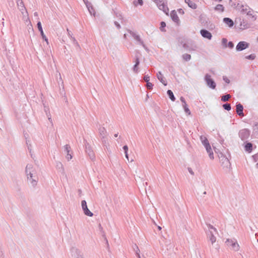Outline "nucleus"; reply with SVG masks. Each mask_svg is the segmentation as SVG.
<instances>
[{
	"label": "nucleus",
	"mask_w": 258,
	"mask_h": 258,
	"mask_svg": "<svg viewBox=\"0 0 258 258\" xmlns=\"http://www.w3.org/2000/svg\"><path fill=\"white\" fill-rule=\"evenodd\" d=\"M253 10L251 9L247 12V15L250 16L252 19V21H255L256 19V16L252 14Z\"/></svg>",
	"instance_id": "29"
},
{
	"label": "nucleus",
	"mask_w": 258,
	"mask_h": 258,
	"mask_svg": "<svg viewBox=\"0 0 258 258\" xmlns=\"http://www.w3.org/2000/svg\"><path fill=\"white\" fill-rule=\"evenodd\" d=\"M89 12H90V14L91 15H92V11H91V9H92L93 10V7L92 6V4L91 3L89 2L88 1H86V4H85Z\"/></svg>",
	"instance_id": "32"
},
{
	"label": "nucleus",
	"mask_w": 258,
	"mask_h": 258,
	"mask_svg": "<svg viewBox=\"0 0 258 258\" xmlns=\"http://www.w3.org/2000/svg\"><path fill=\"white\" fill-rule=\"evenodd\" d=\"M252 149V144L251 143H247L245 145V150L246 151L250 152Z\"/></svg>",
	"instance_id": "26"
},
{
	"label": "nucleus",
	"mask_w": 258,
	"mask_h": 258,
	"mask_svg": "<svg viewBox=\"0 0 258 258\" xmlns=\"http://www.w3.org/2000/svg\"><path fill=\"white\" fill-rule=\"evenodd\" d=\"M178 12H179V13H181V14H184V11H183V10L182 9H179L178 10Z\"/></svg>",
	"instance_id": "64"
},
{
	"label": "nucleus",
	"mask_w": 258,
	"mask_h": 258,
	"mask_svg": "<svg viewBox=\"0 0 258 258\" xmlns=\"http://www.w3.org/2000/svg\"><path fill=\"white\" fill-rule=\"evenodd\" d=\"M182 58L185 61H189L191 59V55L187 53H185L182 55Z\"/></svg>",
	"instance_id": "36"
},
{
	"label": "nucleus",
	"mask_w": 258,
	"mask_h": 258,
	"mask_svg": "<svg viewBox=\"0 0 258 258\" xmlns=\"http://www.w3.org/2000/svg\"><path fill=\"white\" fill-rule=\"evenodd\" d=\"M253 134L258 138V122L254 123L253 125Z\"/></svg>",
	"instance_id": "20"
},
{
	"label": "nucleus",
	"mask_w": 258,
	"mask_h": 258,
	"mask_svg": "<svg viewBox=\"0 0 258 258\" xmlns=\"http://www.w3.org/2000/svg\"><path fill=\"white\" fill-rule=\"evenodd\" d=\"M81 206L84 213L86 215L89 217H92L93 216V213H92L88 208L87 202L85 200H83L81 202Z\"/></svg>",
	"instance_id": "9"
},
{
	"label": "nucleus",
	"mask_w": 258,
	"mask_h": 258,
	"mask_svg": "<svg viewBox=\"0 0 258 258\" xmlns=\"http://www.w3.org/2000/svg\"><path fill=\"white\" fill-rule=\"evenodd\" d=\"M139 64H140L139 58L138 57L136 56L135 64H136V66H139Z\"/></svg>",
	"instance_id": "53"
},
{
	"label": "nucleus",
	"mask_w": 258,
	"mask_h": 258,
	"mask_svg": "<svg viewBox=\"0 0 258 258\" xmlns=\"http://www.w3.org/2000/svg\"><path fill=\"white\" fill-rule=\"evenodd\" d=\"M223 22L229 27H232L234 25L233 20L229 18H224L223 19Z\"/></svg>",
	"instance_id": "18"
},
{
	"label": "nucleus",
	"mask_w": 258,
	"mask_h": 258,
	"mask_svg": "<svg viewBox=\"0 0 258 258\" xmlns=\"http://www.w3.org/2000/svg\"><path fill=\"white\" fill-rule=\"evenodd\" d=\"M214 10L218 12H223L224 11L225 8L222 5L218 4L214 8Z\"/></svg>",
	"instance_id": "25"
},
{
	"label": "nucleus",
	"mask_w": 258,
	"mask_h": 258,
	"mask_svg": "<svg viewBox=\"0 0 258 258\" xmlns=\"http://www.w3.org/2000/svg\"><path fill=\"white\" fill-rule=\"evenodd\" d=\"M48 119L50 123H51V126H53V123L52 119L51 118V116H50V117H48Z\"/></svg>",
	"instance_id": "60"
},
{
	"label": "nucleus",
	"mask_w": 258,
	"mask_h": 258,
	"mask_svg": "<svg viewBox=\"0 0 258 258\" xmlns=\"http://www.w3.org/2000/svg\"><path fill=\"white\" fill-rule=\"evenodd\" d=\"M225 243L227 246L235 251L239 249V244L235 239H227Z\"/></svg>",
	"instance_id": "3"
},
{
	"label": "nucleus",
	"mask_w": 258,
	"mask_h": 258,
	"mask_svg": "<svg viewBox=\"0 0 258 258\" xmlns=\"http://www.w3.org/2000/svg\"><path fill=\"white\" fill-rule=\"evenodd\" d=\"M227 40L226 38H223L222 40V44L225 46L227 47Z\"/></svg>",
	"instance_id": "46"
},
{
	"label": "nucleus",
	"mask_w": 258,
	"mask_h": 258,
	"mask_svg": "<svg viewBox=\"0 0 258 258\" xmlns=\"http://www.w3.org/2000/svg\"><path fill=\"white\" fill-rule=\"evenodd\" d=\"M26 144L27 145V147H28V149L29 150V152L31 153V146L30 144H28V143L27 142V141H26Z\"/></svg>",
	"instance_id": "58"
},
{
	"label": "nucleus",
	"mask_w": 258,
	"mask_h": 258,
	"mask_svg": "<svg viewBox=\"0 0 258 258\" xmlns=\"http://www.w3.org/2000/svg\"><path fill=\"white\" fill-rule=\"evenodd\" d=\"M230 48H233L234 47V44L232 41H229L227 45Z\"/></svg>",
	"instance_id": "47"
},
{
	"label": "nucleus",
	"mask_w": 258,
	"mask_h": 258,
	"mask_svg": "<svg viewBox=\"0 0 258 258\" xmlns=\"http://www.w3.org/2000/svg\"><path fill=\"white\" fill-rule=\"evenodd\" d=\"M128 32L134 37V38L137 35V34L136 33L134 32L131 30H128Z\"/></svg>",
	"instance_id": "48"
},
{
	"label": "nucleus",
	"mask_w": 258,
	"mask_h": 258,
	"mask_svg": "<svg viewBox=\"0 0 258 258\" xmlns=\"http://www.w3.org/2000/svg\"><path fill=\"white\" fill-rule=\"evenodd\" d=\"M202 144L205 146L207 153L209 154V156L211 159H213L214 158V154L213 152L212 151V149L211 148V147L209 143V141L208 139L205 140V141L202 142Z\"/></svg>",
	"instance_id": "6"
},
{
	"label": "nucleus",
	"mask_w": 258,
	"mask_h": 258,
	"mask_svg": "<svg viewBox=\"0 0 258 258\" xmlns=\"http://www.w3.org/2000/svg\"><path fill=\"white\" fill-rule=\"evenodd\" d=\"M172 20L178 23L179 21V18L177 15V13L175 10L172 11L170 14Z\"/></svg>",
	"instance_id": "17"
},
{
	"label": "nucleus",
	"mask_w": 258,
	"mask_h": 258,
	"mask_svg": "<svg viewBox=\"0 0 258 258\" xmlns=\"http://www.w3.org/2000/svg\"><path fill=\"white\" fill-rule=\"evenodd\" d=\"M153 86V85L151 83H150L149 82H147L146 87L148 89H149V90L152 89Z\"/></svg>",
	"instance_id": "42"
},
{
	"label": "nucleus",
	"mask_w": 258,
	"mask_h": 258,
	"mask_svg": "<svg viewBox=\"0 0 258 258\" xmlns=\"http://www.w3.org/2000/svg\"><path fill=\"white\" fill-rule=\"evenodd\" d=\"M186 4H187L188 6L192 9H196L197 5L194 2L190 0H184Z\"/></svg>",
	"instance_id": "19"
},
{
	"label": "nucleus",
	"mask_w": 258,
	"mask_h": 258,
	"mask_svg": "<svg viewBox=\"0 0 258 258\" xmlns=\"http://www.w3.org/2000/svg\"><path fill=\"white\" fill-rule=\"evenodd\" d=\"M223 79L226 83L229 84L230 83V80L226 76H223Z\"/></svg>",
	"instance_id": "52"
},
{
	"label": "nucleus",
	"mask_w": 258,
	"mask_h": 258,
	"mask_svg": "<svg viewBox=\"0 0 258 258\" xmlns=\"http://www.w3.org/2000/svg\"><path fill=\"white\" fill-rule=\"evenodd\" d=\"M101 140H102V142L103 143V144L104 145H106L107 143V141L106 140V138L105 137V139H102V137H101Z\"/></svg>",
	"instance_id": "61"
},
{
	"label": "nucleus",
	"mask_w": 258,
	"mask_h": 258,
	"mask_svg": "<svg viewBox=\"0 0 258 258\" xmlns=\"http://www.w3.org/2000/svg\"><path fill=\"white\" fill-rule=\"evenodd\" d=\"M207 139V138L204 136H201L200 137V140H201V142L205 141V140H206Z\"/></svg>",
	"instance_id": "54"
},
{
	"label": "nucleus",
	"mask_w": 258,
	"mask_h": 258,
	"mask_svg": "<svg viewBox=\"0 0 258 258\" xmlns=\"http://www.w3.org/2000/svg\"><path fill=\"white\" fill-rule=\"evenodd\" d=\"M240 26L241 29H246L249 28V24L244 20H242L240 22Z\"/></svg>",
	"instance_id": "23"
},
{
	"label": "nucleus",
	"mask_w": 258,
	"mask_h": 258,
	"mask_svg": "<svg viewBox=\"0 0 258 258\" xmlns=\"http://www.w3.org/2000/svg\"><path fill=\"white\" fill-rule=\"evenodd\" d=\"M207 226L208 227V231L207 232L208 237L212 245H214L216 241V237L215 236V234H217V229L211 224H208Z\"/></svg>",
	"instance_id": "2"
},
{
	"label": "nucleus",
	"mask_w": 258,
	"mask_h": 258,
	"mask_svg": "<svg viewBox=\"0 0 258 258\" xmlns=\"http://www.w3.org/2000/svg\"><path fill=\"white\" fill-rule=\"evenodd\" d=\"M180 100L181 101L182 104H186L185 99L183 97H180Z\"/></svg>",
	"instance_id": "57"
},
{
	"label": "nucleus",
	"mask_w": 258,
	"mask_h": 258,
	"mask_svg": "<svg viewBox=\"0 0 258 258\" xmlns=\"http://www.w3.org/2000/svg\"><path fill=\"white\" fill-rule=\"evenodd\" d=\"M70 149H71V147L70 146V145H66L64 146V151L66 153H69L70 151Z\"/></svg>",
	"instance_id": "41"
},
{
	"label": "nucleus",
	"mask_w": 258,
	"mask_h": 258,
	"mask_svg": "<svg viewBox=\"0 0 258 258\" xmlns=\"http://www.w3.org/2000/svg\"><path fill=\"white\" fill-rule=\"evenodd\" d=\"M37 28L39 30V31H40V34H41V36L42 37V38L46 42V43L48 44V39L47 38V37H46V36L45 35V34H44V32L43 31V29H42V26H41V23L40 22H38L37 24Z\"/></svg>",
	"instance_id": "15"
},
{
	"label": "nucleus",
	"mask_w": 258,
	"mask_h": 258,
	"mask_svg": "<svg viewBox=\"0 0 258 258\" xmlns=\"http://www.w3.org/2000/svg\"><path fill=\"white\" fill-rule=\"evenodd\" d=\"M25 171L27 176L28 182L33 187H35L37 185L38 180L35 168L32 164H28L25 168Z\"/></svg>",
	"instance_id": "1"
},
{
	"label": "nucleus",
	"mask_w": 258,
	"mask_h": 258,
	"mask_svg": "<svg viewBox=\"0 0 258 258\" xmlns=\"http://www.w3.org/2000/svg\"><path fill=\"white\" fill-rule=\"evenodd\" d=\"M72 256L74 258H79L83 255L82 251L78 248L73 247L71 249Z\"/></svg>",
	"instance_id": "10"
},
{
	"label": "nucleus",
	"mask_w": 258,
	"mask_h": 258,
	"mask_svg": "<svg viewBox=\"0 0 258 258\" xmlns=\"http://www.w3.org/2000/svg\"><path fill=\"white\" fill-rule=\"evenodd\" d=\"M66 158L68 161L71 160L72 158V156L70 153H67V155L66 156Z\"/></svg>",
	"instance_id": "55"
},
{
	"label": "nucleus",
	"mask_w": 258,
	"mask_h": 258,
	"mask_svg": "<svg viewBox=\"0 0 258 258\" xmlns=\"http://www.w3.org/2000/svg\"><path fill=\"white\" fill-rule=\"evenodd\" d=\"M166 27V23L165 22L162 21L160 23V30L162 32H165L166 30L165 29V27Z\"/></svg>",
	"instance_id": "37"
},
{
	"label": "nucleus",
	"mask_w": 258,
	"mask_h": 258,
	"mask_svg": "<svg viewBox=\"0 0 258 258\" xmlns=\"http://www.w3.org/2000/svg\"><path fill=\"white\" fill-rule=\"evenodd\" d=\"M167 94L171 101H174L175 100V97L171 90H168L167 91Z\"/></svg>",
	"instance_id": "27"
},
{
	"label": "nucleus",
	"mask_w": 258,
	"mask_h": 258,
	"mask_svg": "<svg viewBox=\"0 0 258 258\" xmlns=\"http://www.w3.org/2000/svg\"><path fill=\"white\" fill-rule=\"evenodd\" d=\"M231 97V95L230 94H226L224 95H223L221 97V100L223 102H226L228 101V100Z\"/></svg>",
	"instance_id": "30"
},
{
	"label": "nucleus",
	"mask_w": 258,
	"mask_h": 258,
	"mask_svg": "<svg viewBox=\"0 0 258 258\" xmlns=\"http://www.w3.org/2000/svg\"><path fill=\"white\" fill-rule=\"evenodd\" d=\"M180 100L181 101L182 104H186L185 99L183 97H180Z\"/></svg>",
	"instance_id": "56"
},
{
	"label": "nucleus",
	"mask_w": 258,
	"mask_h": 258,
	"mask_svg": "<svg viewBox=\"0 0 258 258\" xmlns=\"http://www.w3.org/2000/svg\"><path fill=\"white\" fill-rule=\"evenodd\" d=\"M252 158L254 162L256 163L255 166L258 169V153L252 156Z\"/></svg>",
	"instance_id": "34"
},
{
	"label": "nucleus",
	"mask_w": 258,
	"mask_h": 258,
	"mask_svg": "<svg viewBox=\"0 0 258 258\" xmlns=\"http://www.w3.org/2000/svg\"><path fill=\"white\" fill-rule=\"evenodd\" d=\"M144 81L147 83L148 82H149L150 78L149 77L148 75H146L144 77Z\"/></svg>",
	"instance_id": "51"
},
{
	"label": "nucleus",
	"mask_w": 258,
	"mask_h": 258,
	"mask_svg": "<svg viewBox=\"0 0 258 258\" xmlns=\"http://www.w3.org/2000/svg\"><path fill=\"white\" fill-rule=\"evenodd\" d=\"M114 24L118 29H120L121 28L120 25L117 21H114Z\"/></svg>",
	"instance_id": "49"
},
{
	"label": "nucleus",
	"mask_w": 258,
	"mask_h": 258,
	"mask_svg": "<svg viewBox=\"0 0 258 258\" xmlns=\"http://www.w3.org/2000/svg\"><path fill=\"white\" fill-rule=\"evenodd\" d=\"M249 44L245 41H240L236 47V49L238 51L243 50L249 47Z\"/></svg>",
	"instance_id": "11"
},
{
	"label": "nucleus",
	"mask_w": 258,
	"mask_h": 258,
	"mask_svg": "<svg viewBox=\"0 0 258 258\" xmlns=\"http://www.w3.org/2000/svg\"><path fill=\"white\" fill-rule=\"evenodd\" d=\"M250 135V131L248 129H242L239 132V137L242 141L247 140Z\"/></svg>",
	"instance_id": "8"
},
{
	"label": "nucleus",
	"mask_w": 258,
	"mask_h": 258,
	"mask_svg": "<svg viewBox=\"0 0 258 258\" xmlns=\"http://www.w3.org/2000/svg\"><path fill=\"white\" fill-rule=\"evenodd\" d=\"M67 31L68 32V35L71 38V36H72V34L71 33V31L69 30V29H67Z\"/></svg>",
	"instance_id": "63"
},
{
	"label": "nucleus",
	"mask_w": 258,
	"mask_h": 258,
	"mask_svg": "<svg viewBox=\"0 0 258 258\" xmlns=\"http://www.w3.org/2000/svg\"><path fill=\"white\" fill-rule=\"evenodd\" d=\"M99 133L101 137H102V139H105V134L106 133L105 128L104 127H100L99 128Z\"/></svg>",
	"instance_id": "24"
},
{
	"label": "nucleus",
	"mask_w": 258,
	"mask_h": 258,
	"mask_svg": "<svg viewBox=\"0 0 258 258\" xmlns=\"http://www.w3.org/2000/svg\"><path fill=\"white\" fill-rule=\"evenodd\" d=\"M16 3L18 9L21 12L22 14H24V13H27L26 8L22 0H16Z\"/></svg>",
	"instance_id": "12"
},
{
	"label": "nucleus",
	"mask_w": 258,
	"mask_h": 258,
	"mask_svg": "<svg viewBox=\"0 0 258 258\" xmlns=\"http://www.w3.org/2000/svg\"><path fill=\"white\" fill-rule=\"evenodd\" d=\"M158 8L163 11L165 14H168L169 9L167 6L166 0H154Z\"/></svg>",
	"instance_id": "4"
},
{
	"label": "nucleus",
	"mask_w": 258,
	"mask_h": 258,
	"mask_svg": "<svg viewBox=\"0 0 258 258\" xmlns=\"http://www.w3.org/2000/svg\"><path fill=\"white\" fill-rule=\"evenodd\" d=\"M123 150L124 151L125 157L128 160V153H127V151H128V147H127V145H124L123 147Z\"/></svg>",
	"instance_id": "39"
},
{
	"label": "nucleus",
	"mask_w": 258,
	"mask_h": 258,
	"mask_svg": "<svg viewBox=\"0 0 258 258\" xmlns=\"http://www.w3.org/2000/svg\"><path fill=\"white\" fill-rule=\"evenodd\" d=\"M157 77L160 82L164 86H166L167 85L166 79L164 78L161 72H159L157 73Z\"/></svg>",
	"instance_id": "16"
},
{
	"label": "nucleus",
	"mask_w": 258,
	"mask_h": 258,
	"mask_svg": "<svg viewBox=\"0 0 258 258\" xmlns=\"http://www.w3.org/2000/svg\"><path fill=\"white\" fill-rule=\"evenodd\" d=\"M256 56L254 54H251L249 55L246 56L245 58L250 60H253L255 58Z\"/></svg>",
	"instance_id": "40"
},
{
	"label": "nucleus",
	"mask_w": 258,
	"mask_h": 258,
	"mask_svg": "<svg viewBox=\"0 0 258 258\" xmlns=\"http://www.w3.org/2000/svg\"><path fill=\"white\" fill-rule=\"evenodd\" d=\"M200 33L204 38H207L209 40H211L212 37V34L206 29H202L200 31Z\"/></svg>",
	"instance_id": "13"
},
{
	"label": "nucleus",
	"mask_w": 258,
	"mask_h": 258,
	"mask_svg": "<svg viewBox=\"0 0 258 258\" xmlns=\"http://www.w3.org/2000/svg\"><path fill=\"white\" fill-rule=\"evenodd\" d=\"M236 111L237 114L239 115L240 116H243L244 113L243 112V107L242 104L240 103H238L236 105Z\"/></svg>",
	"instance_id": "14"
},
{
	"label": "nucleus",
	"mask_w": 258,
	"mask_h": 258,
	"mask_svg": "<svg viewBox=\"0 0 258 258\" xmlns=\"http://www.w3.org/2000/svg\"><path fill=\"white\" fill-rule=\"evenodd\" d=\"M114 14L116 16V17L117 18H118V20H120L121 22L122 23L123 17H122L121 14H120L119 12H117V11H116L115 10H114Z\"/></svg>",
	"instance_id": "28"
},
{
	"label": "nucleus",
	"mask_w": 258,
	"mask_h": 258,
	"mask_svg": "<svg viewBox=\"0 0 258 258\" xmlns=\"http://www.w3.org/2000/svg\"><path fill=\"white\" fill-rule=\"evenodd\" d=\"M223 107L224 109L229 111L231 109V105L229 103H225L223 105Z\"/></svg>",
	"instance_id": "38"
},
{
	"label": "nucleus",
	"mask_w": 258,
	"mask_h": 258,
	"mask_svg": "<svg viewBox=\"0 0 258 258\" xmlns=\"http://www.w3.org/2000/svg\"><path fill=\"white\" fill-rule=\"evenodd\" d=\"M222 160H224L223 163H225L226 166L230 164V162L227 158L224 157Z\"/></svg>",
	"instance_id": "43"
},
{
	"label": "nucleus",
	"mask_w": 258,
	"mask_h": 258,
	"mask_svg": "<svg viewBox=\"0 0 258 258\" xmlns=\"http://www.w3.org/2000/svg\"><path fill=\"white\" fill-rule=\"evenodd\" d=\"M240 9H241L240 12L241 13H246L247 14V12L250 10L251 9H250L248 6H243V5H241L240 6Z\"/></svg>",
	"instance_id": "21"
},
{
	"label": "nucleus",
	"mask_w": 258,
	"mask_h": 258,
	"mask_svg": "<svg viewBox=\"0 0 258 258\" xmlns=\"http://www.w3.org/2000/svg\"><path fill=\"white\" fill-rule=\"evenodd\" d=\"M205 80L207 85L212 89H215L216 87V84L215 81L211 78V76L209 74H206L205 76Z\"/></svg>",
	"instance_id": "7"
},
{
	"label": "nucleus",
	"mask_w": 258,
	"mask_h": 258,
	"mask_svg": "<svg viewBox=\"0 0 258 258\" xmlns=\"http://www.w3.org/2000/svg\"><path fill=\"white\" fill-rule=\"evenodd\" d=\"M187 170L188 171V172L192 175H194V171H192V169L190 168V167H188L187 168Z\"/></svg>",
	"instance_id": "59"
},
{
	"label": "nucleus",
	"mask_w": 258,
	"mask_h": 258,
	"mask_svg": "<svg viewBox=\"0 0 258 258\" xmlns=\"http://www.w3.org/2000/svg\"><path fill=\"white\" fill-rule=\"evenodd\" d=\"M56 167L57 169L62 173L64 172V168L62 164L60 162H57L56 163Z\"/></svg>",
	"instance_id": "22"
},
{
	"label": "nucleus",
	"mask_w": 258,
	"mask_h": 258,
	"mask_svg": "<svg viewBox=\"0 0 258 258\" xmlns=\"http://www.w3.org/2000/svg\"><path fill=\"white\" fill-rule=\"evenodd\" d=\"M133 71L135 73H138L139 72L138 66L135 64L133 67Z\"/></svg>",
	"instance_id": "45"
},
{
	"label": "nucleus",
	"mask_w": 258,
	"mask_h": 258,
	"mask_svg": "<svg viewBox=\"0 0 258 258\" xmlns=\"http://www.w3.org/2000/svg\"><path fill=\"white\" fill-rule=\"evenodd\" d=\"M85 141V145L86 147V152L89 156V158L91 160H94L95 159V156L93 151L88 143L84 140Z\"/></svg>",
	"instance_id": "5"
},
{
	"label": "nucleus",
	"mask_w": 258,
	"mask_h": 258,
	"mask_svg": "<svg viewBox=\"0 0 258 258\" xmlns=\"http://www.w3.org/2000/svg\"><path fill=\"white\" fill-rule=\"evenodd\" d=\"M182 107H183V109L184 110L185 112L187 115H190L191 112H190V111L189 110V108L187 107V104H182Z\"/></svg>",
	"instance_id": "33"
},
{
	"label": "nucleus",
	"mask_w": 258,
	"mask_h": 258,
	"mask_svg": "<svg viewBox=\"0 0 258 258\" xmlns=\"http://www.w3.org/2000/svg\"><path fill=\"white\" fill-rule=\"evenodd\" d=\"M134 39L137 41L138 42H139L144 47H145V44H144V42L142 40V39L140 38V37L139 35H137V36H136L134 38Z\"/></svg>",
	"instance_id": "31"
},
{
	"label": "nucleus",
	"mask_w": 258,
	"mask_h": 258,
	"mask_svg": "<svg viewBox=\"0 0 258 258\" xmlns=\"http://www.w3.org/2000/svg\"><path fill=\"white\" fill-rule=\"evenodd\" d=\"M133 248H134V250L136 251V254H137V256L138 257V258H141V256H140V255L139 253L140 249H139L138 246L136 244H135L134 246L133 247Z\"/></svg>",
	"instance_id": "35"
},
{
	"label": "nucleus",
	"mask_w": 258,
	"mask_h": 258,
	"mask_svg": "<svg viewBox=\"0 0 258 258\" xmlns=\"http://www.w3.org/2000/svg\"><path fill=\"white\" fill-rule=\"evenodd\" d=\"M137 3L139 4L140 5H142L143 4V2L142 0H138Z\"/></svg>",
	"instance_id": "62"
},
{
	"label": "nucleus",
	"mask_w": 258,
	"mask_h": 258,
	"mask_svg": "<svg viewBox=\"0 0 258 258\" xmlns=\"http://www.w3.org/2000/svg\"><path fill=\"white\" fill-rule=\"evenodd\" d=\"M71 39L72 40L74 44L78 46H79V44L75 37H73V36H71Z\"/></svg>",
	"instance_id": "44"
},
{
	"label": "nucleus",
	"mask_w": 258,
	"mask_h": 258,
	"mask_svg": "<svg viewBox=\"0 0 258 258\" xmlns=\"http://www.w3.org/2000/svg\"><path fill=\"white\" fill-rule=\"evenodd\" d=\"M103 236L104 237V240L105 241V242H106V245H107V248L108 249H109V243H108V240L107 239V238L106 237L105 235L104 234L103 235Z\"/></svg>",
	"instance_id": "50"
}]
</instances>
